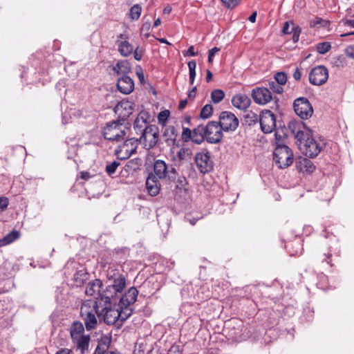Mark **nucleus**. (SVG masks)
<instances>
[{
	"label": "nucleus",
	"mask_w": 354,
	"mask_h": 354,
	"mask_svg": "<svg viewBox=\"0 0 354 354\" xmlns=\"http://www.w3.org/2000/svg\"><path fill=\"white\" fill-rule=\"evenodd\" d=\"M299 147L306 156L310 158L316 157L323 148V143L315 140L313 136L311 131L303 127L302 129H299L295 136Z\"/></svg>",
	"instance_id": "f257e3e1"
},
{
	"label": "nucleus",
	"mask_w": 354,
	"mask_h": 354,
	"mask_svg": "<svg viewBox=\"0 0 354 354\" xmlns=\"http://www.w3.org/2000/svg\"><path fill=\"white\" fill-rule=\"evenodd\" d=\"M113 302L115 300L104 299L102 301V307L100 308L99 318L103 319L104 322L108 325H112L120 321L122 322L129 318L132 314V309H124L119 310L118 308L112 307Z\"/></svg>",
	"instance_id": "f03ea898"
},
{
	"label": "nucleus",
	"mask_w": 354,
	"mask_h": 354,
	"mask_svg": "<svg viewBox=\"0 0 354 354\" xmlns=\"http://www.w3.org/2000/svg\"><path fill=\"white\" fill-rule=\"evenodd\" d=\"M103 298L100 300H86L80 308V315L84 322L87 330L96 328L97 324V316L99 318L100 308L102 307Z\"/></svg>",
	"instance_id": "7ed1b4c3"
},
{
	"label": "nucleus",
	"mask_w": 354,
	"mask_h": 354,
	"mask_svg": "<svg viewBox=\"0 0 354 354\" xmlns=\"http://www.w3.org/2000/svg\"><path fill=\"white\" fill-rule=\"evenodd\" d=\"M274 160L279 168L289 167L293 162V153L285 145H277L274 151Z\"/></svg>",
	"instance_id": "20e7f679"
},
{
	"label": "nucleus",
	"mask_w": 354,
	"mask_h": 354,
	"mask_svg": "<svg viewBox=\"0 0 354 354\" xmlns=\"http://www.w3.org/2000/svg\"><path fill=\"white\" fill-rule=\"evenodd\" d=\"M103 136L106 140L120 142L125 138L126 133L121 123L112 122L104 129Z\"/></svg>",
	"instance_id": "39448f33"
},
{
	"label": "nucleus",
	"mask_w": 354,
	"mask_h": 354,
	"mask_svg": "<svg viewBox=\"0 0 354 354\" xmlns=\"http://www.w3.org/2000/svg\"><path fill=\"white\" fill-rule=\"evenodd\" d=\"M155 176L158 179L168 178L174 180L176 177V170L174 167L169 168L164 160H157L153 165Z\"/></svg>",
	"instance_id": "423d86ee"
},
{
	"label": "nucleus",
	"mask_w": 354,
	"mask_h": 354,
	"mask_svg": "<svg viewBox=\"0 0 354 354\" xmlns=\"http://www.w3.org/2000/svg\"><path fill=\"white\" fill-rule=\"evenodd\" d=\"M126 286V279L122 275H119L113 280V284L108 286L104 292L102 299L115 300L118 293L122 292Z\"/></svg>",
	"instance_id": "0eeeda50"
},
{
	"label": "nucleus",
	"mask_w": 354,
	"mask_h": 354,
	"mask_svg": "<svg viewBox=\"0 0 354 354\" xmlns=\"http://www.w3.org/2000/svg\"><path fill=\"white\" fill-rule=\"evenodd\" d=\"M137 147L138 139H127L115 149V154L118 158L121 160H126L136 151Z\"/></svg>",
	"instance_id": "6e6552de"
},
{
	"label": "nucleus",
	"mask_w": 354,
	"mask_h": 354,
	"mask_svg": "<svg viewBox=\"0 0 354 354\" xmlns=\"http://www.w3.org/2000/svg\"><path fill=\"white\" fill-rule=\"evenodd\" d=\"M293 107L295 113L301 119L310 118L313 113V106L305 97H299L294 101Z\"/></svg>",
	"instance_id": "1a4fd4ad"
},
{
	"label": "nucleus",
	"mask_w": 354,
	"mask_h": 354,
	"mask_svg": "<svg viewBox=\"0 0 354 354\" xmlns=\"http://www.w3.org/2000/svg\"><path fill=\"white\" fill-rule=\"evenodd\" d=\"M195 162L199 171L203 174L209 172L213 168V161L209 152L207 150L200 151L196 154Z\"/></svg>",
	"instance_id": "9d476101"
},
{
	"label": "nucleus",
	"mask_w": 354,
	"mask_h": 354,
	"mask_svg": "<svg viewBox=\"0 0 354 354\" xmlns=\"http://www.w3.org/2000/svg\"><path fill=\"white\" fill-rule=\"evenodd\" d=\"M224 131H233L239 126V120L234 113L230 111H223L219 116V122Z\"/></svg>",
	"instance_id": "9b49d317"
},
{
	"label": "nucleus",
	"mask_w": 354,
	"mask_h": 354,
	"mask_svg": "<svg viewBox=\"0 0 354 354\" xmlns=\"http://www.w3.org/2000/svg\"><path fill=\"white\" fill-rule=\"evenodd\" d=\"M222 128L216 122H209L205 126L206 140L210 143H217L223 138Z\"/></svg>",
	"instance_id": "f8f14e48"
},
{
	"label": "nucleus",
	"mask_w": 354,
	"mask_h": 354,
	"mask_svg": "<svg viewBox=\"0 0 354 354\" xmlns=\"http://www.w3.org/2000/svg\"><path fill=\"white\" fill-rule=\"evenodd\" d=\"M328 78V71L324 66L313 68L309 73V82L316 86L324 84Z\"/></svg>",
	"instance_id": "ddd939ff"
},
{
	"label": "nucleus",
	"mask_w": 354,
	"mask_h": 354,
	"mask_svg": "<svg viewBox=\"0 0 354 354\" xmlns=\"http://www.w3.org/2000/svg\"><path fill=\"white\" fill-rule=\"evenodd\" d=\"M140 142H143L146 147H153L158 140V131L156 126L146 127L140 137Z\"/></svg>",
	"instance_id": "4468645a"
},
{
	"label": "nucleus",
	"mask_w": 354,
	"mask_h": 354,
	"mask_svg": "<svg viewBox=\"0 0 354 354\" xmlns=\"http://www.w3.org/2000/svg\"><path fill=\"white\" fill-rule=\"evenodd\" d=\"M259 122L261 131L264 133H270L276 127L275 115L269 110L263 111L260 115Z\"/></svg>",
	"instance_id": "2eb2a0df"
},
{
	"label": "nucleus",
	"mask_w": 354,
	"mask_h": 354,
	"mask_svg": "<svg viewBox=\"0 0 354 354\" xmlns=\"http://www.w3.org/2000/svg\"><path fill=\"white\" fill-rule=\"evenodd\" d=\"M192 151L189 148H175L171 149V159L175 166H180L184 162L189 161L192 158Z\"/></svg>",
	"instance_id": "dca6fc26"
},
{
	"label": "nucleus",
	"mask_w": 354,
	"mask_h": 354,
	"mask_svg": "<svg viewBox=\"0 0 354 354\" xmlns=\"http://www.w3.org/2000/svg\"><path fill=\"white\" fill-rule=\"evenodd\" d=\"M251 96L254 101L261 105L266 104L272 99L270 90L265 87H257L252 91Z\"/></svg>",
	"instance_id": "f3484780"
},
{
	"label": "nucleus",
	"mask_w": 354,
	"mask_h": 354,
	"mask_svg": "<svg viewBox=\"0 0 354 354\" xmlns=\"http://www.w3.org/2000/svg\"><path fill=\"white\" fill-rule=\"evenodd\" d=\"M138 295V290L135 287L130 288L120 298V308L124 311H127V309H131L129 307L136 302Z\"/></svg>",
	"instance_id": "a211bd4d"
},
{
	"label": "nucleus",
	"mask_w": 354,
	"mask_h": 354,
	"mask_svg": "<svg viewBox=\"0 0 354 354\" xmlns=\"http://www.w3.org/2000/svg\"><path fill=\"white\" fill-rule=\"evenodd\" d=\"M114 111L118 115V118L124 120L132 114L133 103L122 100L115 106Z\"/></svg>",
	"instance_id": "6ab92c4d"
},
{
	"label": "nucleus",
	"mask_w": 354,
	"mask_h": 354,
	"mask_svg": "<svg viewBox=\"0 0 354 354\" xmlns=\"http://www.w3.org/2000/svg\"><path fill=\"white\" fill-rule=\"evenodd\" d=\"M117 40L118 51L123 57H128L133 52V46L129 42L125 34H120Z\"/></svg>",
	"instance_id": "aec40b11"
},
{
	"label": "nucleus",
	"mask_w": 354,
	"mask_h": 354,
	"mask_svg": "<svg viewBox=\"0 0 354 354\" xmlns=\"http://www.w3.org/2000/svg\"><path fill=\"white\" fill-rule=\"evenodd\" d=\"M117 87L120 93L127 95L133 91L134 82L130 77L123 75L118 80Z\"/></svg>",
	"instance_id": "412c9836"
},
{
	"label": "nucleus",
	"mask_w": 354,
	"mask_h": 354,
	"mask_svg": "<svg viewBox=\"0 0 354 354\" xmlns=\"http://www.w3.org/2000/svg\"><path fill=\"white\" fill-rule=\"evenodd\" d=\"M232 103L240 110H246L251 104V100L247 95L239 93L232 97Z\"/></svg>",
	"instance_id": "4be33fe9"
},
{
	"label": "nucleus",
	"mask_w": 354,
	"mask_h": 354,
	"mask_svg": "<svg viewBox=\"0 0 354 354\" xmlns=\"http://www.w3.org/2000/svg\"><path fill=\"white\" fill-rule=\"evenodd\" d=\"M102 286V282L100 279H95L90 281L85 290V293L88 296H93L96 295L99 296L97 300H100L102 299L103 294L100 293L101 288Z\"/></svg>",
	"instance_id": "5701e85b"
},
{
	"label": "nucleus",
	"mask_w": 354,
	"mask_h": 354,
	"mask_svg": "<svg viewBox=\"0 0 354 354\" xmlns=\"http://www.w3.org/2000/svg\"><path fill=\"white\" fill-rule=\"evenodd\" d=\"M157 177L150 174L146 180V187L151 196H155L158 194L160 189V184L157 180Z\"/></svg>",
	"instance_id": "b1692460"
},
{
	"label": "nucleus",
	"mask_w": 354,
	"mask_h": 354,
	"mask_svg": "<svg viewBox=\"0 0 354 354\" xmlns=\"http://www.w3.org/2000/svg\"><path fill=\"white\" fill-rule=\"evenodd\" d=\"M297 169L302 172L312 173L315 167L313 162L306 158H300L297 162Z\"/></svg>",
	"instance_id": "393cba45"
},
{
	"label": "nucleus",
	"mask_w": 354,
	"mask_h": 354,
	"mask_svg": "<svg viewBox=\"0 0 354 354\" xmlns=\"http://www.w3.org/2000/svg\"><path fill=\"white\" fill-rule=\"evenodd\" d=\"M162 136L168 145H174L177 138L176 129L173 126H169L165 128Z\"/></svg>",
	"instance_id": "a878e982"
},
{
	"label": "nucleus",
	"mask_w": 354,
	"mask_h": 354,
	"mask_svg": "<svg viewBox=\"0 0 354 354\" xmlns=\"http://www.w3.org/2000/svg\"><path fill=\"white\" fill-rule=\"evenodd\" d=\"M205 138L206 139L205 125H198L197 127L192 131V140L196 144H200Z\"/></svg>",
	"instance_id": "bb28decb"
},
{
	"label": "nucleus",
	"mask_w": 354,
	"mask_h": 354,
	"mask_svg": "<svg viewBox=\"0 0 354 354\" xmlns=\"http://www.w3.org/2000/svg\"><path fill=\"white\" fill-rule=\"evenodd\" d=\"M131 68L130 63L127 60H120L113 67V71L118 75L123 74L126 75L131 72Z\"/></svg>",
	"instance_id": "cd10ccee"
},
{
	"label": "nucleus",
	"mask_w": 354,
	"mask_h": 354,
	"mask_svg": "<svg viewBox=\"0 0 354 354\" xmlns=\"http://www.w3.org/2000/svg\"><path fill=\"white\" fill-rule=\"evenodd\" d=\"M90 342V336L88 335L80 336L77 339L73 340L77 349H80L82 353L88 349Z\"/></svg>",
	"instance_id": "c85d7f7f"
},
{
	"label": "nucleus",
	"mask_w": 354,
	"mask_h": 354,
	"mask_svg": "<svg viewBox=\"0 0 354 354\" xmlns=\"http://www.w3.org/2000/svg\"><path fill=\"white\" fill-rule=\"evenodd\" d=\"M84 330L83 324L80 322H75L72 324L70 329V334L72 340L77 339L80 336H82Z\"/></svg>",
	"instance_id": "c756f323"
},
{
	"label": "nucleus",
	"mask_w": 354,
	"mask_h": 354,
	"mask_svg": "<svg viewBox=\"0 0 354 354\" xmlns=\"http://www.w3.org/2000/svg\"><path fill=\"white\" fill-rule=\"evenodd\" d=\"M20 236V234L17 230H12L5 236L2 239H0V245H5L11 243L17 240Z\"/></svg>",
	"instance_id": "7c9ffc66"
},
{
	"label": "nucleus",
	"mask_w": 354,
	"mask_h": 354,
	"mask_svg": "<svg viewBox=\"0 0 354 354\" xmlns=\"http://www.w3.org/2000/svg\"><path fill=\"white\" fill-rule=\"evenodd\" d=\"M88 273L85 270H80L74 274V280L77 286H81L88 279Z\"/></svg>",
	"instance_id": "2f4dec72"
},
{
	"label": "nucleus",
	"mask_w": 354,
	"mask_h": 354,
	"mask_svg": "<svg viewBox=\"0 0 354 354\" xmlns=\"http://www.w3.org/2000/svg\"><path fill=\"white\" fill-rule=\"evenodd\" d=\"M147 127L145 120L141 117H138L133 124V128L136 131V133H140L142 135L144 129Z\"/></svg>",
	"instance_id": "473e14b6"
},
{
	"label": "nucleus",
	"mask_w": 354,
	"mask_h": 354,
	"mask_svg": "<svg viewBox=\"0 0 354 354\" xmlns=\"http://www.w3.org/2000/svg\"><path fill=\"white\" fill-rule=\"evenodd\" d=\"M225 97V93L221 89H215L211 93L212 101L215 103H219Z\"/></svg>",
	"instance_id": "72a5a7b5"
},
{
	"label": "nucleus",
	"mask_w": 354,
	"mask_h": 354,
	"mask_svg": "<svg viewBox=\"0 0 354 354\" xmlns=\"http://www.w3.org/2000/svg\"><path fill=\"white\" fill-rule=\"evenodd\" d=\"M142 8L138 4L133 6L129 12V17L133 20H137L141 15Z\"/></svg>",
	"instance_id": "f704fd0d"
},
{
	"label": "nucleus",
	"mask_w": 354,
	"mask_h": 354,
	"mask_svg": "<svg viewBox=\"0 0 354 354\" xmlns=\"http://www.w3.org/2000/svg\"><path fill=\"white\" fill-rule=\"evenodd\" d=\"M196 63L194 60L188 62L189 73V83L193 84L196 77Z\"/></svg>",
	"instance_id": "c9c22d12"
},
{
	"label": "nucleus",
	"mask_w": 354,
	"mask_h": 354,
	"mask_svg": "<svg viewBox=\"0 0 354 354\" xmlns=\"http://www.w3.org/2000/svg\"><path fill=\"white\" fill-rule=\"evenodd\" d=\"M212 106L211 104H206L202 108L200 116L203 119H207L212 115Z\"/></svg>",
	"instance_id": "e433bc0d"
},
{
	"label": "nucleus",
	"mask_w": 354,
	"mask_h": 354,
	"mask_svg": "<svg viewBox=\"0 0 354 354\" xmlns=\"http://www.w3.org/2000/svg\"><path fill=\"white\" fill-rule=\"evenodd\" d=\"M260 115L259 116L257 114L254 112H249L245 115V119L247 122L249 123L250 125L256 124L258 121H259Z\"/></svg>",
	"instance_id": "4c0bfd02"
},
{
	"label": "nucleus",
	"mask_w": 354,
	"mask_h": 354,
	"mask_svg": "<svg viewBox=\"0 0 354 354\" xmlns=\"http://www.w3.org/2000/svg\"><path fill=\"white\" fill-rule=\"evenodd\" d=\"M274 81L281 86L285 85L287 82L286 74L283 72L277 73L274 75Z\"/></svg>",
	"instance_id": "58836bf2"
},
{
	"label": "nucleus",
	"mask_w": 354,
	"mask_h": 354,
	"mask_svg": "<svg viewBox=\"0 0 354 354\" xmlns=\"http://www.w3.org/2000/svg\"><path fill=\"white\" fill-rule=\"evenodd\" d=\"M331 46L329 42H322L317 44V50L320 54H325L330 49Z\"/></svg>",
	"instance_id": "ea45409f"
},
{
	"label": "nucleus",
	"mask_w": 354,
	"mask_h": 354,
	"mask_svg": "<svg viewBox=\"0 0 354 354\" xmlns=\"http://www.w3.org/2000/svg\"><path fill=\"white\" fill-rule=\"evenodd\" d=\"M269 87L272 89L274 93L280 94L283 91V88L281 84H279L274 80L270 81L268 83Z\"/></svg>",
	"instance_id": "a19ab883"
},
{
	"label": "nucleus",
	"mask_w": 354,
	"mask_h": 354,
	"mask_svg": "<svg viewBox=\"0 0 354 354\" xmlns=\"http://www.w3.org/2000/svg\"><path fill=\"white\" fill-rule=\"evenodd\" d=\"M120 165V163L117 161H113L111 163L109 164L106 167V171L109 175L111 176L115 172L116 169Z\"/></svg>",
	"instance_id": "79ce46f5"
},
{
	"label": "nucleus",
	"mask_w": 354,
	"mask_h": 354,
	"mask_svg": "<svg viewBox=\"0 0 354 354\" xmlns=\"http://www.w3.org/2000/svg\"><path fill=\"white\" fill-rule=\"evenodd\" d=\"M169 116V111L168 110H165L159 113L158 115V120L159 124H165V122L167 120Z\"/></svg>",
	"instance_id": "37998d69"
},
{
	"label": "nucleus",
	"mask_w": 354,
	"mask_h": 354,
	"mask_svg": "<svg viewBox=\"0 0 354 354\" xmlns=\"http://www.w3.org/2000/svg\"><path fill=\"white\" fill-rule=\"evenodd\" d=\"M224 6L228 9H233L239 4L241 0H221Z\"/></svg>",
	"instance_id": "c03bdc74"
},
{
	"label": "nucleus",
	"mask_w": 354,
	"mask_h": 354,
	"mask_svg": "<svg viewBox=\"0 0 354 354\" xmlns=\"http://www.w3.org/2000/svg\"><path fill=\"white\" fill-rule=\"evenodd\" d=\"M295 27L294 26V24L286 21L283 25L282 32L284 34H290L295 30Z\"/></svg>",
	"instance_id": "a18cd8bd"
},
{
	"label": "nucleus",
	"mask_w": 354,
	"mask_h": 354,
	"mask_svg": "<svg viewBox=\"0 0 354 354\" xmlns=\"http://www.w3.org/2000/svg\"><path fill=\"white\" fill-rule=\"evenodd\" d=\"M221 49L218 47H214L208 51V62L212 63L213 62V57L216 53H218Z\"/></svg>",
	"instance_id": "49530a36"
},
{
	"label": "nucleus",
	"mask_w": 354,
	"mask_h": 354,
	"mask_svg": "<svg viewBox=\"0 0 354 354\" xmlns=\"http://www.w3.org/2000/svg\"><path fill=\"white\" fill-rule=\"evenodd\" d=\"M107 348L108 345L106 344L100 343L95 351V354H104Z\"/></svg>",
	"instance_id": "de8ad7c7"
},
{
	"label": "nucleus",
	"mask_w": 354,
	"mask_h": 354,
	"mask_svg": "<svg viewBox=\"0 0 354 354\" xmlns=\"http://www.w3.org/2000/svg\"><path fill=\"white\" fill-rule=\"evenodd\" d=\"M182 349L179 345H173L168 351V354H182Z\"/></svg>",
	"instance_id": "09e8293b"
},
{
	"label": "nucleus",
	"mask_w": 354,
	"mask_h": 354,
	"mask_svg": "<svg viewBox=\"0 0 354 354\" xmlns=\"http://www.w3.org/2000/svg\"><path fill=\"white\" fill-rule=\"evenodd\" d=\"M9 204L8 198L6 197H0V211L6 209Z\"/></svg>",
	"instance_id": "8fccbe9b"
},
{
	"label": "nucleus",
	"mask_w": 354,
	"mask_h": 354,
	"mask_svg": "<svg viewBox=\"0 0 354 354\" xmlns=\"http://www.w3.org/2000/svg\"><path fill=\"white\" fill-rule=\"evenodd\" d=\"M347 57L354 59V46H349L345 50Z\"/></svg>",
	"instance_id": "3c124183"
},
{
	"label": "nucleus",
	"mask_w": 354,
	"mask_h": 354,
	"mask_svg": "<svg viewBox=\"0 0 354 354\" xmlns=\"http://www.w3.org/2000/svg\"><path fill=\"white\" fill-rule=\"evenodd\" d=\"M292 40L295 43L299 40L300 29L298 27H296L295 28V30L292 32Z\"/></svg>",
	"instance_id": "603ef678"
},
{
	"label": "nucleus",
	"mask_w": 354,
	"mask_h": 354,
	"mask_svg": "<svg viewBox=\"0 0 354 354\" xmlns=\"http://www.w3.org/2000/svg\"><path fill=\"white\" fill-rule=\"evenodd\" d=\"M183 136L185 138H191L192 137V131L188 128H184L183 131Z\"/></svg>",
	"instance_id": "864d4df0"
},
{
	"label": "nucleus",
	"mask_w": 354,
	"mask_h": 354,
	"mask_svg": "<svg viewBox=\"0 0 354 354\" xmlns=\"http://www.w3.org/2000/svg\"><path fill=\"white\" fill-rule=\"evenodd\" d=\"M184 56H195L196 53L194 52V48L193 46L189 47L185 53H183Z\"/></svg>",
	"instance_id": "5fc2aeb1"
},
{
	"label": "nucleus",
	"mask_w": 354,
	"mask_h": 354,
	"mask_svg": "<svg viewBox=\"0 0 354 354\" xmlns=\"http://www.w3.org/2000/svg\"><path fill=\"white\" fill-rule=\"evenodd\" d=\"M342 23L345 26L354 28V19H344L342 21Z\"/></svg>",
	"instance_id": "6e6d98bb"
},
{
	"label": "nucleus",
	"mask_w": 354,
	"mask_h": 354,
	"mask_svg": "<svg viewBox=\"0 0 354 354\" xmlns=\"http://www.w3.org/2000/svg\"><path fill=\"white\" fill-rule=\"evenodd\" d=\"M187 184V180L185 177H180L178 180L177 187L180 188L184 187V186Z\"/></svg>",
	"instance_id": "4d7b16f0"
},
{
	"label": "nucleus",
	"mask_w": 354,
	"mask_h": 354,
	"mask_svg": "<svg viewBox=\"0 0 354 354\" xmlns=\"http://www.w3.org/2000/svg\"><path fill=\"white\" fill-rule=\"evenodd\" d=\"M322 23L323 24H326V21H323L320 18H316L315 20L311 21L310 26H317V25H322Z\"/></svg>",
	"instance_id": "13d9d810"
},
{
	"label": "nucleus",
	"mask_w": 354,
	"mask_h": 354,
	"mask_svg": "<svg viewBox=\"0 0 354 354\" xmlns=\"http://www.w3.org/2000/svg\"><path fill=\"white\" fill-rule=\"evenodd\" d=\"M301 77V73L298 68H296L295 73H293V77L295 80H299Z\"/></svg>",
	"instance_id": "bf43d9fd"
},
{
	"label": "nucleus",
	"mask_w": 354,
	"mask_h": 354,
	"mask_svg": "<svg viewBox=\"0 0 354 354\" xmlns=\"http://www.w3.org/2000/svg\"><path fill=\"white\" fill-rule=\"evenodd\" d=\"M133 56L136 60L140 61L142 59V55L140 52H138V48H136L133 52Z\"/></svg>",
	"instance_id": "052dcab7"
},
{
	"label": "nucleus",
	"mask_w": 354,
	"mask_h": 354,
	"mask_svg": "<svg viewBox=\"0 0 354 354\" xmlns=\"http://www.w3.org/2000/svg\"><path fill=\"white\" fill-rule=\"evenodd\" d=\"M80 177H81V178L86 180H88L91 178V175L87 171H82L80 173Z\"/></svg>",
	"instance_id": "680f3d73"
},
{
	"label": "nucleus",
	"mask_w": 354,
	"mask_h": 354,
	"mask_svg": "<svg viewBox=\"0 0 354 354\" xmlns=\"http://www.w3.org/2000/svg\"><path fill=\"white\" fill-rule=\"evenodd\" d=\"M72 351L68 348H62L59 350L55 354H71Z\"/></svg>",
	"instance_id": "e2e57ef3"
},
{
	"label": "nucleus",
	"mask_w": 354,
	"mask_h": 354,
	"mask_svg": "<svg viewBox=\"0 0 354 354\" xmlns=\"http://www.w3.org/2000/svg\"><path fill=\"white\" fill-rule=\"evenodd\" d=\"M196 87H194L188 93V97L189 98H194L196 95Z\"/></svg>",
	"instance_id": "0e129e2a"
},
{
	"label": "nucleus",
	"mask_w": 354,
	"mask_h": 354,
	"mask_svg": "<svg viewBox=\"0 0 354 354\" xmlns=\"http://www.w3.org/2000/svg\"><path fill=\"white\" fill-rule=\"evenodd\" d=\"M212 76H213V75H212V72L209 70H207V75H206L205 79L207 82H209L212 80Z\"/></svg>",
	"instance_id": "69168bd1"
},
{
	"label": "nucleus",
	"mask_w": 354,
	"mask_h": 354,
	"mask_svg": "<svg viewBox=\"0 0 354 354\" xmlns=\"http://www.w3.org/2000/svg\"><path fill=\"white\" fill-rule=\"evenodd\" d=\"M187 100H181L180 102L179 106H178L179 109L182 110V109H185V107L187 105Z\"/></svg>",
	"instance_id": "338daca9"
},
{
	"label": "nucleus",
	"mask_w": 354,
	"mask_h": 354,
	"mask_svg": "<svg viewBox=\"0 0 354 354\" xmlns=\"http://www.w3.org/2000/svg\"><path fill=\"white\" fill-rule=\"evenodd\" d=\"M257 17V12H254L250 17H249V21L252 23H254L256 21Z\"/></svg>",
	"instance_id": "774afa93"
}]
</instances>
